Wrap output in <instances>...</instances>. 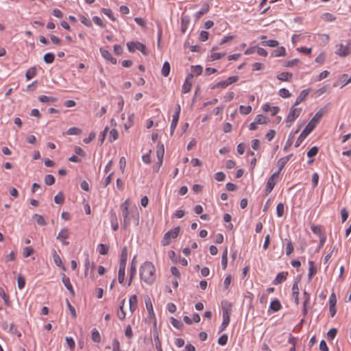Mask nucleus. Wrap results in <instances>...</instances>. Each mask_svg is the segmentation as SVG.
Listing matches in <instances>:
<instances>
[{
	"label": "nucleus",
	"mask_w": 351,
	"mask_h": 351,
	"mask_svg": "<svg viewBox=\"0 0 351 351\" xmlns=\"http://www.w3.org/2000/svg\"><path fill=\"white\" fill-rule=\"evenodd\" d=\"M263 110L271 112V115L274 116L280 111V108L278 106H271L269 104H265L263 106Z\"/></svg>",
	"instance_id": "nucleus-13"
},
{
	"label": "nucleus",
	"mask_w": 351,
	"mask_h": 351,
	"mask_svg": "<svg viewBox=\"0 0 351 351\" xmlns=\"http://www.w3.org/2000/svg\"><path fill=\"white\" fill-rule=\"evenodd\" d=\"M171 324L177 329H181L183 326L181 321L173 317L171 318Z\"/></svg>",
	"instance_id": "nucleus-50"
},
{
	"label": "nucleus",
	"mask_w": 351,
	"mask_h": 351,
	"mask_svg": "<svg viewBox=\"0 0 351 351\" xmlns=\"http://www.w3.org/2000/svg\"><path fill=\"white\" fill-rule=\"evenodd\" d=\"M300 60L295 58L291 60H288L284 63V66L286 67H293L294 66H296L299 62Z\"/></svg>",
	"instance_id": "nucleus-53"
},
{
	"label": "nucleus",
	"mask_w": 351,
	"mask_h": 351,
	"mask_svg": "<svg viewBox=\"0 0 351 351\" xmlns=\"http://www.w3.org/2000/svg\"><path fill=\"white\" fill-rule=\"evenodd\" d=\"M91 339L95 343L101 341V335L97 328H93L91 331Z\"/></svg>",
	"instance_id": "nucleus-29"
},
{
	"label": "nucleus",
	"mask_w": 351,
	"mask_h": 351,
	"mask_svg": "<svg viewBox=\"0 0 351 351\" xmlns=\"http://www.w3.org/2000/svg\"><path fill=\"white\" fill-rule=\"evenodd\" d=\"M339 81L343 83V85L341 87L344 86L345 85L348 84V83L351 82V76L348 77V74H343L340 75L339 77Z\"/></svg>",
	"instance_id": "nucleus-43"
},
{
	"label": "nucleus",
	"mask_w": 351,
	"mask_h": 351,
	"mask_svg": "<svg viewBox=\"0 0 351 351\" xmlns=\"http://www.w3.org/2000/svg\"><path fill=\"white\" fill-rule=\"evenodd\" d=\"M81 133H82V130L78 128H76V127L70 128L66 131V134H68V135H79Z\"/></svg>",
	"instance_id": "nucleus-42"
},
{
	"label": "nucleus",
	"mask_w": 351,
	"mask_h": 351,
	"mask_svg": "<svg viewBox=\"0 0 351 351\" xmlns=\"http://www.w3.org/2000/svg\"><path fill=\"white\" fill-rule=\"evenodd\" d=\"M101 12L106 14V16H108L109 17V19L110 20H112V21H116V19L114 17L113 14H112V12L110 9H108V8H102L101 9Z\"/></svg>",
	"instance_id": "nucleus-55"
},
{
	"label": "nucleus",
	"mask_w": 351,
	"mask_h": 351,
	"mask_svg": "<svg viewBox=\"0 0 351 351\" xmlns=\"http://www.w3.org/2000/svg\"><path fill=\"white\" fill-rule=\"evenodd\" d=\"M141 279L147 285H152L155 280V267L149 261L145 262L140 268Z\"/></svg>",
	"instance_id": "nucleus-2"
},
{
	"label": "nucleus",
	"mask_w": 351,
	"mask_h": 351,
	"mask_svg": "<svg viewBox=\"0 0 351 351\" xmlns=\"http://www.w3.org/2000/svg\"><path fill=\"white\" fill-rule=\"evenodd\" d=\"M308 280L311 281L313 277L316 274L317 269L316 265H315V263L313 261H308Z\"/></svg>",
	"instance_id": "nucleus-15"
},
{
	"label": "nucleus",
	"mask_w": 351,
	"mask_h": 351,
	"mask_svg": "<svg viewBox=\"0 0 351 351\" xmlns=\"http://www.w3.org/2000/svg\"><path fill=\"white\" fill-rule=\"evenodd\" d=\"M350 44H348L347 45H343V44L337 45V49L335 51V53L340 57H346L350 53Z\"/></svg>",
	"instance_id": "nucleus-7"
},
{
	"label": "nucleus",
	"mask_w": 351,
	"mask_h": 351,
	"mask_svg": "<svg viewBox=\"0 0 351 351\" xmlns=\"http://www.w3.org/2000/svg\"><path fill=\"white\" fill-rule=\"evenodd\" d=\"M240 113L242 114H248L252 111V107L250 106H239Z\"/></svg>",
	"instance_id": "nucleus-46"
},
{
	"label": "nucleus",
	"mask_w": 351,
	"mask_h": 351,
	"mask_svg": "<svg viewBox=\"0 0 351 351\" xmlns=\"http://www.w3.org/2000/svg\"><path fill=\"white\" fill-rule=\"evenodd\" d=\"M190 22V19L188 16H182L181 18V32L184 34L187 29L188 25Z\"/></svg>",
	"instance_id": "nucleus-23"
},
{
	"label": "nucleus",
	"mask_w": 351,
	"mask_h": 351,
	"mask_svg": "<svg viewBox=\"0 0 351 351\" xmlns=\"http://www.w3.org/2000/svg\"><path fill=\"white\" fill-rule=\"evenodd\" d=\"M209 5L208 3H204L201 10L199 11H198L197 12H196L195 14V20L196 21H198L201 17L202 16H203L204 14H205L206 13L208 12V11L209 10Z\"/></svg>",
	"instance_id": "nucleus-21"
},
{
	"label": "nucleus",
	"mask_w": 351,
	"mask_h": 351,
	"mask_svg": "<svg viewBox=\"0 0 351 351\" xmlns=\"http://www.w3.org/2000/svg\"><path fill=\"white\" fill-rule=\"evenodd\" d=\"M135 258H136V256H134L133 258L132 263H131V266H130V279H129L128 286H130L131 285L132 280L136 275V266L134 265Z\"/></svg>",
	"instance_id": "nucleus-24"
},
{
	"label": "nucleus",
	"mask_w": 351,
	"mask_h": 351,
	"mask_svg": "<svg viewBox=\"0 0 351 351\" xmlns=\"http://www.w3.org/2000/svg\"><path fill=\"white\" fill-rule=\"evenodd\" d=\"M293 77V74L289 72H282L277 75V79L280 81H289Z\"/></svg>",
	"instance_id": "nucleus-26"
},
{
	"label": "nucleus",
	"mask_w": 351,
	"mask_h": 351,
	"mask_svg": "<svg viewBox=\"0 0 351 351\" xmlns=\"http://www.w3.org/2000/svg\"><path fill=\"white\" fill-rule=\"evenodd\" d=\"M36 74V69L32 67L26 71L25 77L27 80L32 79Z\"/></svg>",
	"instance_id": "nucleus-37"
},
{
	"label": "nucleus",
	"mask_w": 351,
	"mask_h": 351,
	"mask_svg": "<svg viewBox=\"0 0 351 351\" xmlns=\"http://www.w3.org/2000/svg\"><path fill=\"white\" fill-rule=\"evenodd\" d=\"M119 137L118 131L116 129H112L110 132L109 141L112 142L117 140Z\"/></svg>",
	"instance_id": "nucleus-49"
},
{
	"label": "nucleus",
	"mask_w": 351,
	"mask_h": 351,
	"mask_svg": "<svg viewBox=\"0 0 351 351\" xmlns=\"http://www.w3.org/2000/svg\"><path fill=\"white\" fill-rule=\"evenodd\" d=\"M255 121L258 124H267L268 123V118L263 114H258L256 118Z\"/></svg>",
	"instance_id": "nucleus-36"
},
{
	"label": "nucleus",
	"mask_w": 351,
	"mask_h": 351,
	"mask_svg": "<svg viewBox=\"0 0 351 351\" xmlns=\"http://www.w3.org/2000/svg\"><path fill=\"white\" fill-rule=\"evenodd\" d=\"M128 50L130 52H134L136 50L141 51L144 55H146L145 45L139 42H129L127 43Z\"/></svg>",
	"instance_id": "nucleus-6"
},
{
	"label": "nucleus",
	"mask_w": 351,
	"mask_h": 351,
	"mask_svg": "<svg viewBox=\"0 0 351 351\" xmlns=\"http://www.w3.org/2000/svg\"><path fill=\"white\" fill-rule=\"evenodd\" d=\"M226 55L225 53H216V52H213L210 55V59L211 60L214 61V60H219L221 58L223 57L224 56Z\"/></svg>",
	"instance_id": "nucleus-61"
},
{
	"label": "nucleus",
	"mask_w": 351,
	"mask_h": 351,
	"mask_svg": "<svg viewBox=\"0 0 351 351\" xmlns=\"http://www.w3.org/2000/svg\"><path fill=\"white\" fill-rule=\"evenodd\" d=\"M80 19L81 23L82 24H84V25H86V27H90L92 26V23H91L90 20L87 19L85 16L80 15Z\"/></svg>",
	"instance_id": "nucleus-57"
},
{
	"label": "nucleus",
	"mask_w": 351,
	"mask_h": 351,
	"mask_svg": "<svg viewBox=\"0 0 351 351\" xmlns=\"http://www.w3.org/2000/svg\"><path fill=\"white\" fill-rule=\"evenodd\" d=\"M287 273L285 274L284 272L278 273L274 279V284L278 285L285 281L287 279Z\"/></svg>",
	"instance_id": "nucleus-32"
},
{
	"label": "nucleus",
	"mask_w": 351,
	"mask_h": 351,
	"mask_svg": "<svg viewBox=\"0 0 351 351\" xmlns=\"http://www.w3.org/2000/svg\"><path fill=\"white\" fill-rule=\"evenodd\" d=\"M66 343H67V346H69V348L71 350H73L75 348V341L73 340V339L72 337H66Z\"/></svg>",
	"instance_id": "nucleus-63"
},
{
	"label": "nucleus",
	"mask_w": 351,
	"mask_h": 351,
	"mask_svg": "<svg viewBox=\"0 0 351 351\" xmlns=\"http://www.w3.org/2000/svg\"><path fill=\"white\" fill-rule=\"evenodd\" d=\"M53 258L54 263L58 267H61L62 265V260L61 258L59 256V255L56 253V252L54 250L53 254Z\"/></svg>",
	"instance_id": "nucleus-60"
},
{
	"label": "nucleus",
	"mask_w": 351,
	"mask_h": 351,
	"mask_svg": "<svg viewBox=\"0 0 351 351\" xmlns=\"http://www.w3.org/2000/svg\"><path fill=\"white\" fill-rule=\"evenodd\" d=\"M294 250L293 243L291 241H288L286 245V254L290 256Z\"/></svg>",
	"instance_id": "nucleus-52"
},
{
	"label": "nucleus",
	"mask_w": 351,
	"mask_h": 351,
	"mask_svg": "<svg viewBox=\"0 0 351 351\" xmlns=\"http://www.w3.org/2000/svg\"><path fill=\"white\" fill-rule=\"evenodd\" d=\"M276 213H277V215L279 217H282L284 215V214H285V206H284V204L282 203H279L277 205Z\"/></svg>",
	"instance_id": "nucleus-48"
},
{
	"label": "nucleus",
	"mask_w": 351,
	"mask_h": 351,
	"mask_svg": "<svg viewBox=\"0 0 351 351\" xmlns=\"http://www.w3.org/2000/svg\"><path fill=\"white\" fill-rule=\"evenodd\" d=\"M170 70H171L170 64L168 62H165L162 65V70H161V74L164 77H167L169 75Z\"/></svg>",
	"instance_id": "nucleus-33"
},
{
	"label": "nucleus",
	"mask_w": 351,
	"mask_h": 351,
	"mask_svg": "<svg viewBox=\"0 0 351 351\" xmlns=\"http://www.w3.org/2000/svg\"><path fill=\"white\" fill-rule=\"evenodd\" d=\"M180 106L178 105L176 112L173 115V119H172V121L171 123V131H170L171 135H173L174 130L178 125L179 117H180Z\"/></svg>",
	"instance_id": "nucleus-8"
},
{
	"label": "nucleus",
	"mask_w": 351,
	"mask_h": 351,
	"mask_svg": "<svg viewBox=\"0 0 351 351\" xmlns=\"http://www.w3.org/2000/svg\"><path fill=\"white\" fill-rule=\"evenodd\" d=\"M202 67L200 65L192 66H191V73H193V76L194 75H199L202 73Z\"/></svg>",
	"instance_id": "nucleus-45"
},
{
	"label": "nucleus",
	"mask_w": 351,
	"mask_h": 351,
	"mask_svg": "<svg viewBox=\"0 0 351 351\" xmlns=\"http://www.w3.org/2000/svg\"><path fill=\"white\" fill-rule=\"evenodd\" d=\"M64 201L63 193L60 192L54 197V202L58 204H62Z\"/></svg>",
	"instance_id": "nucleus-54"
},
{
	"label": "nucleus",
	"mask_w": 351,
	"mask_h": 351,
	"mask_svg": "<svg viewBox=\"0 0 351 351\" xmlns=\"http://www.w3.org/2000/svg\"><path fill=\"white\" fill-rule=\"evenodd\" d=\"M298 282L295 281L292 287V295L294 298V301L297 305L299 304V288Z\"/></svg>",
	"instance_id": "nucleus-17"
},
{
	"label": "nucleus",
	"mask_w": 351,
	"mask_h": 351,
	"mask_svg": "<svg viewBox=\"0 0 351 351\" xmlns=\"http://www.w3.org/2000/svg\"><path fill=\"white\" fill-rule=\"evenodd\" d=\"M126 265L119 264L118 272V280L120 284H122L125 279V270Z\"/></svg>",
	"instance_id": "nucleus-20"
},
{
	"label": "nucleus",
	"mask_w": 351,
	"mask_h": 351,
	"mask_svg": "<svg viewBox=\"0 0 351 351\" xmlns=\"http://www.w3.org/2000/svg\"><path fill=\"white\" fill-rule=\"evenodd\" d=\"M38 100L43 103H54L58 100V99L56 97L40 95L38 97Z\"/></svg>",
	"instance_id": "nucleus-30"
},
{
	"label": "nucleus",
	"mask_w": 351,
	"mask_h": 351,
	"mask_svg": "<svg viewBox=\"0 0 351 351\" xmlns=\"http://www.w3.org/2000/svg\"><path fill=\"white\" fill-rule=\"evenodd\" d=\"M100 52L101 53V56L106 60L110 61L112 64H117V59L113 58L112 54L110 51H108L106 49H100Z\"/></svg>",
	"instance_id": "nucleus-12"
},
{
	"label": "nucleus",
	"mask_w": 351,
	"mask_h": 351,
	"mask_svg": "<svg viewBox=\"0 0 351 351\" xmlns=\"http://www.w3.org/2000/svg\"><path fill=\"white\" fill-rule=\"evenodd\" d=\"M227 86H228V84L226 83V80H223V81H220V82H217L211 88L212 89H215V88H225Z\"/></svg>",
	"instance_id": "nucleus-64"
},
{
	"label": "nucleus",
	"mask_w": 351,
	"mask_h": 351,
	"mask_svg": "<svg viewBox=\"0 0 351 351\" xmlns=\"http://www.w3.org/2000/svg\"><path fill=\"white\" fill-rule=\"evenodd\" d=\"M276 185V182L274 180V176H271L267 180V186L265 189V195H267L271 192Z\"/></svg>",
	"instance_id": "nucleus-16"
},
{
	"label": "nucleus",
	"mask_w": 351,
	"mask_h": 351,
	"mask_svg": "<svg viewBox=\"0 0 351 351\" xmlns=\"http://www.w3.org/2000/svg\"><path fill=\"white\" fill-rule=\"evenodd\" d=\"M192 78H193V73H190L187 75L186 80L182 86V93H189L191 90L192 84H191V82H189V80Z\"/></svg>",
	"instance_id": "nucleus-14"
},
{
	"label": "nucleus",
	"mask_w": 351,
	"mask_h": 351,
	"mask_svg": "<svg viewBox=\"0 0 351 351\" xmlns=\"http://www.w3.org/2000/svg\"><path fill=\"white\" fill-rule=\"evenodd\" d=\"M109 247L106 245L101 243L98 245L99 253L101 255H106L108 252Z\"/></svg>",
	"instance_id": "nucleus-41"
},
{
	"label": "nucleus",
	"mask_w": 351,
	"mask_h": 351,
	"mask_svg": "<svg viewBox=\"0 0 351 351\" xmlns=\"http://www.w3.org/2000/svg\"><path fill=\"white\" fill-rule=\"evenodd\" d=\"M67 307L73 318H75L77 317L76 311L75 310V308L71 304L69 300L66 299V300Z\"/></svg>",
	"instance_id": "nucleus-62"
},
{
	"label": "nucleus",
	"mask_w": 351,
	"mask_h": 351,
	"mask_svg": "<svg viewBox=\"0 0 351 351\" xmlns=\"http://www.w3.org/2000/svg\"><path fill=\"white\" fill-rule=\"evenodd\" d=\"M33 218L35 219L37 223L40 226H46L47 222L45 221L44 217L42 215L34 214L33 215Z\"/></svg>",
	"instance_id": "nucleus-38"
},
{
	"label": "nucleus",
	"mask_w": 351,
	"mask_h": 351,
	"mask_svg": "<svg viewBox=\"0 0 351 351\" xmlns=\"http://www.w3.org/2000/svg\"><path fill=\"white\" fill-rule=\"evenodd\" d=\"M311 230L314 234H318L319 237H321V235H326L325 232L322 230V226L319 225H311Z\"/></svg>",
	"instance_id": "nucleus-28"
},
{
	"label": "nucleus",
	"mask_w": 351,
	"mask_h": 351,
	"mask_svg": "<svg viewBox=\"0 0 351 351\" xmlns=\"http://www.w3.org/2000/svg\"><path fill=\"white\" fill-rule=\"evenodd\" d=\"M261 44L263 46L275 47L278 45V42L276 40H268L262 41Z\"/></svg>",
	"instance_id": "nucleus-44"
},
{
	"label": "nucleus",
	"mask_w": 351,
	"mask_h": 351,
	"mask_svg": "<svg viewBox=\"0 0 351 351\" xmlns=\"http://www.w3.org/2000/svg\"><path fill=\"white\" fill-rule=\"evenodd\" d=\"M319 149L317 147L314 146L307 152V156L309 158H312L316 156L318 153Z\"/></svg>",
	"instance_id": "nucleus-59"
},
{
	"label": "nucleus",
	"mask_w": 351,
	"mask_h": 351,
	"mask_svg": "<svg viewBox=\"0 0 351 351\" xmlns=\"http://www.w3.org/2000/svg\"><path fill=\"white\" fill-rule=\"evenodd\" d=\"M127 260H128V249H127V247H124L121 251L119 264L126 265Z\"/></svg>",
	"instance_id": "nucleus-34"
},
{
	"label": "nucleus",
	"mask_w": 351,
	"mask_h": 351,
	"mask_svg": "<svg viewBox=\"0 0 351 351\" xmlns=\"http://www.w3.org/2000/svg\"><path fill=\"white\" fill-rule=\"evenodd\" d=\"M34 250L32 247H25L23 251V255L25 258L31 256L34 253Z\"/></svg>",
	"instance_id": "nucleus-56"
},
{
	"label": "nucleus",
	"mask_w": 351,
	"mask_h": 351,
	"mask_svg": "<svg viewBox=\"0 0 351 351\" xmlns=\"http://www.w3.org/2000/svg\"><path fill=\"white\" fill-rule=\"evenodd\" d=\"M45 183L47 185L51 186L54 184L55 182V178L53 176L48 174L45 176Z\"/></svg>",
	"instance_id": "nucleus-51"
},
{
	"label": "nucleus",
	"mask_w": 351,
	"mask_h": 351,
	"mask_svg": "<svg viewBox=\"0 0 351 351\" xmlns=\"http://www.w3.org/2000/svg\"><path fill=\"white\" fill-rule=\"evenodd\" d=\"M180 230V226H178L166 232L162 240V245L166 246L169 245L171 242V239H176L178 236Z\"/></svg>",
	"instance_id": "nucleus-4"
},
{
	"label": "nucleus",
	"mask_w": 351,
	"mask_h": 351,
	"mask_svg": "<svg viewBox=\"0 0 351 351\" xmlns=\"http://www.w3.org/2000/svg\"><path fill=\"white\" fill-rule=\"evenodd\" d=\"M138 300L136 295H132L129 299L130 309L133 313L137 308Z\"/></svg>",
	"instance_id": "nucleus-25"
},
{
	"label": "nucleus",
	"mask_w": 351,
	"mask_h": 351,
	"mask_svg": "<svg viewBox=\"0 0 351 351\" xmlns=\"http://www.w3.org/2000/svg\"><path fill=\"white\" fill-rule=\"evenodd\" d=\"M272 55L275 57L285 56L286 55V50L284 47H280L274 50Z\"/></svg>",
	"instance_id": "nucleus-35"
},
{
	"label": "nucleus",
	"mask_w": 351,
	"mask_h": 351,
	"mask_svg": "<svg viewBox=\"0 0 351 351\" xmlns=\"http://www.w3.org/2000/svg\"><path fill=\"white\" fill-rule=\"evenodd\" d=\"M326 107L319 109L311 119L308 123L306 125L305 128L301 132L300 135L298 138L295 147H298L300 145L302 141L306 138V136L315 129L317 125L319 123L321 119L326 113Z\"/></svg>",
	"instance_id": "nucleus-1"
},
{
	"label": "nucleus",
	"mask_w": 351,
	"mask_h": 351,
	"mask_svg": "<svg viewBox=\"0 0 351 351\" xmlns=\"http://www.w3.org/2000/svg\"><path fill=\"white\" fill-rule=\"evenodd\" d=\"M122 216L123 217V228L126 230L130 224L132 220L135 223L136 226L139 223V213L137 208H132L129 210H123Z\"/></svg>",
	"instance_id": "nucleus-3"
},
{
	"label": "nucleus",
	"mask_w": 351,
	"mask_h": 351,
	"mask_svg": "<svg viewBox=\"0 0 351 351\" xmlns=\"http://www.w3.org/2000/svg\"><path fill=\"white\" fill-rule=\"evenodd\" d=\"M282 306L278 300H273L269 306V308L272 310L274 312H277L281 308Z\"/></svg>",
	"instance_id": "nucleus-31"
},
{
	"label": "nucleus",
	"mask_w": 351,
	"mask_h": 351,
	"mask_svg": "<svg viewBox=\"0 0 351 351\" xmlns=\"http://www.w3.org/2000/svg\"><path fill=\"white\" fill-rule=\"evenodd\" d=\"M125 304V300H123L119 306V311H118V317L121 320H123L125 317V313L123 310V306Z\"/></svg>",
	"instance_id": "nucleus-39"
},
{
	"label": "nucleus",
	"mask_w": 351,
	"mask_h": 351,
	"mask_svg": "<svg viewBox=\"0 0 351 351\" xmlns=\"http://www.w3.org/2000/svg\"><path fill=\"white\" fill-rule=\"evenodd\" d=\"M308 93H309L308 89L302 90L300 92V95H298V97H297V99L294 103V106H298L302 101L305 100V99L308 96Z\"/></svg>",
	"instance_id": "nucleus-19"
},
{
	"label": "nucleus",
	"mask_w": 351,
	"mask_h": 351,
	"mask_svg": "<svg viewBox=\"0 0 351 351\" xmlns=\"http://www.w3.org/2000/svg\"><path fill=\"white\" fill-rule=\"evenodd\" d=\"M17 284H18V287L19 289H22L25 287V277L23 276L21 274L18 276Z\"/></svg>",
	"instance_id": "nucleus-47"
},
{
	"label": "nucleus",
	"mask_w": 351,
	"mask_h": 351,
	"mask_svg": "<svg viewBox=\"0 0 351 351\" xmlns=\"http://www.w3.org/2000/svg\"><path fill=\"white\" fill-rule=\"evenodd\" d=\"M62 281L65 286V287L68 289V291L70 292V293L74 296L75 295V291L73 288V286L70 282V279L69 277H67L65 274H63L62 278Z\"/></svg>",
	"instance_id": "nucleus-10"
},
{
	"label": "nucleus",
	"mask_w": 351,
	"mask_h": 351,
	"mask_svg": "<svg viewBox=\"0 0 351 351\" xmlns=\"http://www.w3.org/2000/svg\"><path fill=\"white\" fill-rule=\"evenodd\" d=\"M69 235V230L67 228H63L59 232L56 239L60 241L63 245H68L69 243L68 241H66V239H68Z\"/></svg>",
	"instance_id": "nucleus-9"
},
{
	"label": "nucleus",
	"mask_w": 351,
	"mask_h": 351,
	"mask_svg": "<svg viewBox=\"0 0 351 351\" xmlns=\"http://www.w3.org/2000/svg\"><path fill=\"white\" fill-rule=\"evenodd\" d=\"M110 222L112 225V230L114 231H117L119 228V223L117 220V217L114 211L111 210L110 212Z\"/></svg>",
	"instance_id": "nucleus-18"
},
{
	"label": "nucleus",
	"mask_w": 351,
	"mask_h": 351,
	"mask_svg": "<svg viewBox=\"0 0 351 351\" xmlns=\"http://www.w3.org/2000/svg\"><path fill=\"white\" fill-rule=\"evenodd\" d=\"M279 95L283 98H288L291 97V94L287 89L282 88L279 90Z\"/></svg>",
	"instance_id": "nucleus-58"
},
{
	"label": "nucleus",
	"mask_w": 351,
	"mask_h": 351,
	"mask_svg": "<svg viewBox=\"0 0 351 351\" xmlns=\"http://www.w3.org/2000/svg\"><path fill=\"white\" fill-rule=\"evenodd\" d=\"M165 153V149L162 144H158L156 150V156L158 158V166L160 167L162 164V159Z\"/></svg>",
	"instance_id": "nucleus-11"
},
{
	"label": "nucleus",
	"mask_w": 351,
	"mask_h": 351,
	"mask_svg": "<svg viewBox=\"0 0 351 351\" xmlns=\"http://www.w3.org/2000/svg\"><path fill=\"white\" fill-rule=\"evenodd\" d=\"M55 56L53 53H47L44 55L43 60L47 64H51L54 61Z\"/></svg>",
	"instance_id": "nucleus-40"
},
{
	"label": "nucleus",
	"mask_w": 351,
	"mask_h": 351,
	"mask_svg": "<svg viewBox=\"0 0 351 351\" xmlns=\"http://www.w3.org/2000/svg\"><path fill=\"white\" fill-rule=\"evenodd\" d=\"M221 308L223 314H231L232 304L228 301H223L221 302Z\"/></svg>",
	"instance_id": "nucleus-27"
},
{
	"label": "nucleus",
	"mask_w": 351,
	"mask_h": 351,
	"mask_svg": "<svg viewBox=\"0 0 351 351\" xmlns=\"http://www.w3.org/2000/svg\"><path fill=\"white\" fill-rule=\"evenodd\" d=\"M295 106H293L291 108H290V111H289V113L287 117V123H290L289 125H288L287 126L288 127H290L291 126V124L294 122V121L299 117L301 111H302V108H295Z\"/></svg>",
	"instance_id": "nucleus-5"
},
{
	"label": "nucleus",
	"mask_w": 351,
	"mask_h": 351,
	"mask_svg": "<svg viewBox=\"0 0 351 351\" xmlns=\"http://www.w3.org/2000/svg\"><path fill=\"white\" fill-rule=\"evenodd\" d=\"M293 156V154H291L287 156H285L283 158H281L278 161V165L279 167V171H281V170L284 168L285 165L287 163V162L290 160V158Z\"/></svg>",
	"instance_id": "nucleus-22"
}]
</instances>
